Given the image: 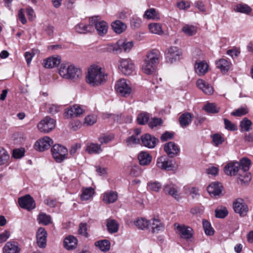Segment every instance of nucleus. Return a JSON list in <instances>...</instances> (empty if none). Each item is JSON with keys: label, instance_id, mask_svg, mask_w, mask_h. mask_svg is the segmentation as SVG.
I'll return each instance as SVG.
<instances>
[{"label": "nucleus", "instance_id": "nucleus-1", "mask_svg": "<svg viewBox=\"0 0 253 253\" xmlns=\"http://www.w3.org/2000/svg\"><path fill=\"white\" fill-rule=\"evenodd\" d=\"M107 76V74L101 67L93 65L88 69L86 81L90 85L97 86L106 82Z\"/></svg>", "mask_w": 253, "mask_h": 253}, {"label": "nucleus", "instance_id": "nucleus-2", "mask_svg": "<svg viewBox=\"0 0 253 253\" xmlns=\"http://www.w3.org/2000/svg\"><path fill=\"white\" fill-rule=\"evenodd\" d=\"M59 74L63 78L75 80L79 78L81 71L72 64L63 63L59 69Z\"/></svg>", "mask_w": 253, "mask_h": 253}, {"label": "nucleus", "instance_id": "nucleus-3", "mask_svg": "<svg viewBox=\"0 0 253 253\" xmlns=\"http://www.w3.org/2000/svg\"><path fill=\"white\" fill-rule=\"evenodd\" d=\"M238 164L240 165L241 169L245 173L244 175H242L241 173L240 172L238 178L241 181L244 183L248 182L251 179L250 173L247 172L251 166V161L248 158H243L240 160Z\"/></svg>", "mask_w": 253, "mask_h": 253}, {"label": "nucleus", "instance_id": "nucleus-4", "mask_svg": "<svg viewBox=\"0 0 253 253\" xmlns=\"http://www.w3.org/2000/svg\"><path fill=\"white\" fill-rule=\"evenodd\" d=\"M51 151L53 158L58 163L62 162L67 158V149L61 145H54Z\"/></svg>", "mask_w": 253, "mask_h": 253}, {"label": "nucleus", "instance_id": "nucleus-5", "mask_svg": "<svg viewBox=\"0 0 253 253\" xmlns=\"http://www.w3.org/2000/svg\"><path fill=\"white\" fill-rule=\"evenodd\" d=\"M55 124L54 119L46 116L38 123L37 127L41 132L48 133L55 128Z\"/></svg>", "mask_w": 253, "mask_h": 253}, {"label": "nucleus", "instance_id": "nucleus-6", "mask_svg": "<svg viewBox=\"0 0 253 253\" xmlns=\"http://www.w3.org/2000/svg\"><path fill=\"white\" fill-rule=\"evenodd\" d=\"M90 23L92 26H94L95 28L98 33L100 36H103L106 35L108 31V24L103 20H101L99 16H94L90 19Z\"/></svg>", "mask_w": 253, "mask_h": 253}, {"label": "nucleus", "instance_id": "nucleus-7", "mask_svg": "<svg viewBox=\"0 0 253 253\" xmlns=\"http://www.w3.org/2000/svg\"><path fill=\"white\" fill-rule=\"evenodd\" d=\"M115 87L117 92L124 97H126L130 95L132 91V88L129 84V82H127L124 79L117 81Z\"/></svg>", "mask_w": 253, "mask_h": 253}, {"label": "nucleus", "instance_id": "nucleus-8", "mask_svg": "<svg viewBox=\"0 0 253 253\" xmlns=\"http://www.w3.org/2000/svg\"><path fill=\"white\" fill-rule=\"evenodd\" d=\"M118 68L122 74L125 75H130L134 71V65L128 59L121 58L119 60Z\"/></svg>", "mask_w": 253, "mask_h": 253}, {"label": "nucleus", "instance_id": "nucleus-9", "mask_svg": "<svg viewBox=\"0 0 253 253\" xmlns=\"http://www.w3.org/2000/svg\"><path fill=\"white\" fill-rule=\"evenodd\" d=\"M233 207L235 212L241 216H246L249 211L248 206L242 198L235 200L233 203Z\"/></svg>", "mask_w": 253, "mask_h": 253}, {"label": "nucleus", "instance_id": "nucleus-10", "mask_svg": "<svg viewBox=\"0 0 253 253\" xmlns=\"http://www.w3.org/2000/svg\"><path fill=\"white\" fill-rule=\"evenodd\" d=\"M18 203L21 208L31 211L36 207L34 199L29 194L18 199Z\"/></svg>", "mask_w": 253, "mask_h": 253}, {"label": "nucleus", "instance_id": "nucleus-11", "mask_svg": "<svg viewBox=\"0 0 253 253\" xmlns=\"http://www.w3.org/2000/svg\"><path fill=\"white\" fill-rule=\"evenodd\" d=\"M165 55L167 62L172 63L179 59L181 52L177 47L171 46L166 51Z\"/></svg>", "mask_w": 253, "mask_h": 253}, {"label": "nucleus", "instance_id": "nucleus-12", "mask_svg": "<svg viewBox=\"0 0 253 253\" xmlns=\"http://www.w3.org/2000/svg\"><path fill=\"white\" fill-rule=\"evenodd\" d=\"M52 143L53 141L50 137L44 136L36 142L34 148L37 151L42 152L48 149Z\"/></svg>", "mask_w": 253, "mask_h": 253}, {"label": "nucleus", "instance_id": "nucleus-13", "mask_svg": "<svg viewBox=\"0 0 253 253\" xmlns=\"http://www.w3.org/2000/svg\"><path fill=\"white\" fill-rule=\"evenodd\" d=\"M158 142L157 138L148 133L142 135L141 137L140 144L149 148H154Z\"/></svg>", "mask_w": 253, "mask_h": 253}, {"label": "nucleus", "instance_id": "nucleus-14", "mask_svg": "<svg viewBox=\"0 0 253 253\" xmlns=\"http://www.w3.org/2000/svg\"><path fill=\"white\" fill-rule=\"evenodd\" d=\"M20 245L16 241H9L2 248L3 253H20Z\"/></svg>", "mask_w": 253, "mask_h": 253}, {"label": "nucleus", "instance_id": "nucleus-15", "mask_svg": "<svg viewBox=\"0 0 253 253\" xmlns=\"http://www.w3.org/2000/svg\"><path fill=\"white\" fill-rule=\"evenodd\" d=\"M148 228L153 233H157L164 230V224L159 218H153L149 220Z\"/></svg>", "mask_w": 253, "mask_h": 253}, {"label": "nucleus", "instance_id": "nucleus-16", "mask_svg": "<svg viewBox=\"0 0 253 253\" xmlns=\"http://www.w3.org/2000/svg\"><path fill=\"white\" fill-rule=\"evenodd\" d=\"M223 187L220 183L212 182L207 187V191L213 197L220 196L222 194Z\"/></svg>", "mask_w": 253, "mask_h": 253}, {"label": "nucleus", "instance_id": "nucleus-17", "mask_svg": "<svg viewBox=\"0 0 253 253\" xmlns=\"http://www.w3.org/2000/svg\"><path fill=\"white\" fill-rule=\"evenodd\" d=\"M47 233L44 228L40 227L37 232V242L41 248H44L46 245Z\"/></svg>", "mask_w": 253, "mask_h": 253}, {"label": "nucleus", "instance_id": "nucleus-18", "mask_svg": "<svg viewBox=\"0 0 253 253\" xmlns=\"http://www.w3.org/2000/svg\"><path fill=\"white\" fill-rule=\"evenodd\" d=\"M164 150L170 158L177 156L180 151L178 146L173 142H169L165 144Z\"/></svg>", "mask_w": 253, "mask_h": 253}, {"label": "nucleus", "instance_id": "nucleus-19", "mask_svg": "<svg viewBox=\"0 0 253 253\" xmlns=\"http://www.w3.org/2000/svg\"><path fill=\"white\" fill-rule=\"evenodd\" d=\"M240 165L238 162H230L224 167V173L229 176L236 175L239 170Z\"/></svg>", "mask_w": 253, "mask_h": 253}, {"label": "nucleus", "instance_id": "nucleus-20", "mask_svg": "<svg viewBox=\"0 0 253 253\" xmlns=\"http://www.w3.org/2000/svg\"><path fill=\"white\" fill-rule=\"evenodd\" d=\"M156 165L158 168L166 170H170L173 168L172 161L164 156L157 159Z\"/></svg>", "mask_w": 253, "mask_h": 253}, {"label": "nucleus", "instance_id": "nucleus-21", "mask_svg": "<svg viewBox=\"0 0 253 253\" xmlns=\"http://www.w3.org/2000/svg\"><path fill=\"white\" fill-rule=\"evenodd\" d=\"M163 191L166 194L170 195L176 200L180 198L177 187L173 184L165 185Z\"/></svg>", "mask_w": 253, "mask_h": 253}, {"label": "nucleus", "instance_id": "nucleus-22", "mask_svg": "<svg viewBox=\"0 0 253 253\" xmlns=\"http://www.w3.org/2000/svg\"><path fill=\"white\" fill-rule=\"evenodd\" d=\"M84 112V110L78 105H74L68 108L65 112V116L67 118L80 116Z\"/></svg>", "mask_w": 253, "mask_h": 253}, {"label": "nucleus", "instance_id": "nucleus-23", "mask_svg": "<svg viewBox=\"0 0 253 253\" xmlns=\"http://www.w3.org/2000/svg\"><path fill=\"white\" fill-rule=\"evenodd\" d=\"M196 85L206 94L211 95L213 92L212 86L202 79H198L196 82Z\"/></svg>", "mask_w": 253, "mask_h": 253}, {"label": "nucleus", "instance_id": "nucleus-24", "mask_svg": "<svg viewBox=\"0 0 253 253\" xmlns=\"http://www.w3.org/2000/svg\"><path fill=\"white\" fill-rule=\"evenodd\" d=\"M160 57V52L154 49L147 53L145 60L156 66L159 63Z\"/></svg>", "mask_w": 253, "mask_h": 253}, {"label": "nucleus", "instance_id": "nucleus-25", "mask_svg": "<svg viewBox=\"0 0 253 253\" xmlns=\"http://www.w3.org/2000/svg\"><path fill=\"white\" fill-rule=\"evenodd\" d=\"M179 234L182 238L186 240L190 239L192 237V229L185 225H179L176 226Z\"/></svg>", "mask_w": 253, "mask_h": 253}, {"label": "nucleus", "instance_id": "nucleus-26", "mask_svg": "<svg viewBox=\"0 0 253 253\" xmlns=\"http://www.w3.org/2000/svg\"><path fill=\"white\" fill-rule=\"evenodd\" d=\"M118 199V193L116 191H108L103 194L102 201L105 204L115 202Z\"/></svg>", "mask_w": 253, "mask_h": 253}, {"label": "nucleus", "instance_id": "nucleus-27", "mask_svg": "<svg viewBox=\"0 0 253 253\" xmlns=\"http://www.w3.org/2000/svg\"><path fill=\"white\" fill-rule=\"evenodd\" d=\"M61 62V58L58 57H50L44 60L43 66L46 68H53L57 67Z\"/></svg>", "mask_w": 253, "mask_h": 253}, {"label": "nucleus", "instance_id": "nucleus-28", "mask_svg": "<svg viewBox=\"0 0 253 253\" xmlns=\"http://www.w3.org/2000/svg\"><path fill=\"white\" fill-rule=\"evenodd\" d=\"M75 30L78 33L85 34L87 33L92 32L94 29L90 22L88 25H85L83 23L78 24L75 27Z\"/></svg>", "mask_w": 253, "mask_h": 253}, {"label": "nucleus", "instance_id": "nucleus-29", "mask_svg": "<svg viewBox=\"0 0 253 253\" xmlns=\"http://www.w3.org/2000/svg\"><path fill=\"white\" fill-rule=\"evenodd\" d=\"M78 240L72 235L66 237L64 241V247L68 250L75 249L77 245Z\"/></svg>", "mask_w": 253, "mask_h": 253}, {"label": "nucleus", "instance_id": "nucleus-30", "mask_svg": "<svg viewBox=\"0 0 253 253\" xmlns=\"http://www.w3.org/2000/svg\"><path fill=\"white\" fill-rule=\"evenodd\" d=\"M195 71L199 76L205 75L208 71L209 65L205 61L196 62L195 65Z\"/></svg>", "mask_w": 253, "mask_h": 253}, {"label": "nucleus", "instance_id": "nucleus-31", "mask_svg": "<svg viewBox=\"0 0 253 253\" xmlns=\"http://www.w3.org/2000/svg\"><path fill=\"white\" fill-rule=\"evenodd\" d=\"M193 115L188 112L182 114L179 118L180 125L182 127H186L191 123Z\"/></svg>", "mask_w": 253, "mask_h": 253}, {"label": "nucleus", "instance_id": "nucleus-32", "mask_svg": "<svg viewBox=\"0 0 253 253\" xmlns=\"http://www.w3.org/2000/svg\"><path fill=\"white\" fill-rule=\"evenodd\" d=\"M113 31L117 33L121 34L126 29V25L120 20H116L111 24Z\"/></svg>", "mask_w": 253, "mask_h": 253}, {"label": "nucleus", "instance_id": "nucleus-33", "mask_svg": "<svg viewBox=\"0 0 253 253\" xmlns=\"http://www.w3.org/2000/svg\"><path fill=\"white\" fill-rule=\"evenodd\" d=\"M138 159L140 165L142 166L148 165L152 160V157L150 154L144 152H141L139 153Z\"/></svg>", "mask_w": 253, "mask_h": 253}, {"label": "nucleus", "instance_id": "nucleus-34", "mask_svg": "<svg viewBox=\"0 0 253 253\" xmlns=\"http://www.w3.org/2000/svg\"><path fill=\"white\" fill-rule=\"evenodd\" d=\"M85 150L89 154H97L102 152L101 145L93 143L88 144L86 145Z\"/></svg>", "mask_w": 253, "mask_h": 253}, {"label": "nucleus", "instance_id": "nucleus-35", "mask_svg": "<svg viewBox=\"0 0 253 253\" xmlns=\"http://www.w3.org/2000/svg\"><path fill=\"white\" fill-rule=\"evenodd\" d=\"M107 230L110 233H115L119 230V223L113 219H108L106 224Z\"/></svg>", "mask_w": 253, "mask_h": 253}, {"label": "nucleus", "instance_id": "nucleus-36", "mask_svg": "<svg viewBox=\"0 0 253 253\" xmlns=\"http://www.w3.org/2000/svg\"><path fill=\"white\" fill-rule=\"evenodd\" d=\"M123 44V40H119L115 43L108 45V49L115 54H119L122 51V45Z\"/></svg>", "mask_w": 253, "mask_h": 253}, {"label": "nucleus", "instance_id": "nucleus-37", "mask_svg": "<svg viewBox=\"0 0 253 253\" xmlns=\"http://www.w3.org/2000/svg\"><path fill=\"white\" fill-rule=\"evenodd\" d=\"M216 66L222 72H227L230 68L231 63L227 59H220L216 63Z\"/></svg>", "mask_w": 253, "mask_h": 253}, {"label": "nucleus", "instance_id": "nucleus-38", "mask_svg": "<svg viewBox=\"0 0 253 253\" xmlns=\"http://www.w3.org/2000/svg\"><path fill=\"white\" fill-rule=\"evenodd\" d=\"M94 194V190L92 187L84 188L82 189L81 199L82 201L88 200L92 197Z\"/></svg>", "mask_w": 253, "mask_h": 253}, {"label": "nucleus", "instance_id": "nucleus-39", "mask_svg": "<svg viewBox=\"0 0 253 253\" xmlns=\"http://www.w3.org/2000/svg\"><path fill=\"white\" fill-rule=\"evenodd\" d=\"M38 222L44 225H47L51 223V218L49 215L44 212H40L37 218Z\"/></svg>", "mask_w": 253, "mask_h": 253}, {"label": "nucleus", "instance_id": "nucleus-40", "mask_svg": "<svg viewBox=\"0 0 253 253\" xmlns=\"http://www.w3.org/2000/svg\"><path fill=\"white\" fill-rule=\"evenodd\" d=\"M156 68V66L154 64H152L149 62L145 59L144 64L142 67V71L147 75L151 74L154 72Z\"/></svg>", "mask_w": 253, "mask_h": 253}, {"label": "nucleus", "instance_id": "nucleus-41", "mask_svg": "<svg viewBox=\"0 0 253 253\" xmlns=\"http://www.w3.org/2000/svg\"><path fill=\"white\" fill-rule=\"evenodd\" d=\"M182 31L187 36H192L197 32V28L193 25H185L182 27Z\"/></svg>", "mask_w": 253, "mask_h": 253}, {"label": "nucleus", "instance_id": "nucleus-42", "mask_svg": "<svg viewBox=\"0 0 253 253\" xmlns=\"http://www.w3.org/2000/svg\"><path fill=\"white\" fill-rule=\"evenodd\" d=\"M95 245L103 252L108 251L110 248V243L107 240L97 241L95 243Z\"/></svg>", "mask_w": 253, "mask_h": 253}, {"label": "nucleus", "instance_id": "nucleus-43", "mask_svg": "<svg viewBox=\"0 0 253 253\" xmlns=\"http://www.w3.org/2000/svg\"><path fill=\"white\" fill-rule=\"evenodd\" d=\"M144 17L148 19L158 20L160 18L158 12L154 8L147 10L144 14Z\"/></svg>", "mask_w": 253, "mask_h": 253}, {"label": "nucleus", "instance_id": "nucleus-44", "mask_svg": "<svg viewBox=\"0 0 253 253\" xmlns=\"http://www.w3.org/2000/svg\"><path fill=\"white\" fill-rule=\"evenodd\" d=\"M9 159L8 152L3 148L0 147V166L6 164Z\"/></svg>", "mask_w": 253, "mask_h": 253}, {"label": "nucleus", "instance_id": "nucleus-45", "mask_svg": "<svg viewBox=\"0 0 253 253\" xmlns=\"http://www.w3.org/2000/svg\"><path fill=\"white\" fill-rule=\"evenodd\" d=\"M149 28L151 33L157 35H162L163 31L161 24L158 23H151L149 25Z\"/></svg>", "mask_w": 253, "mask_h": 253}, {"label": "nucleus", "instance_id": "nucleus-46", "mask_svg": "<svg viewBox=\"0 0 253 253\" xmlns=\"http://www.w3.org/2000/svg\"><path fill=\"white\" fill-rule=\"evenodd\" d=\"M150 115L146 112H142L139 114L137 117V122L138 124L143 125L148 122Z\"/></svg>", "mask_w": 253, "mask_h": 253}, {"label": "nucleus", "instance_id": "nucleus-47", "mask_svg": "<svg viewBox=\"0 0 253 253\" xmlns=\"http://www.w3.org/2000/svg\"><path fill=\"white\" fill-rule=\"evenodd\" d=\"M203 226L205 233L207 235L211 236L213 235L214 231L208 221L204 219L203 220Z\"/></svg>", "mask_w": 253, "mask_h": 253}, {"label": "nucleus", "instance_id": "nucleus-48", "mask_svg": "<svg viewBox=\"0 0 253 253\" xmlns=\"http://www.w3.org/2000/svg\"><path fill=\"white\" fill-rule=\"evenodd\" d=\"M147 187L149 190L158 192L162 187V184L158 181H149L147 183Z\"/></svg>", "mask_w": 253, "mask_h": 253}, {"label": "nucleus", "instance_id": "nucleus-49", "mask_svg": "<svg viewBox=\"0 0 253 253\" xmlns=\"http://www.w3.org/2000/svg\"><path fill=\"white\" fill-rule=\"evenodd\" d=\"M251 10V7L245 4H238L236 6L235 11L238 12L249 14Z\"/></svg>", "mask_w": 253, "mask_h": 253}, {"label": "nucleus", "instance_id": "nucleus-50", "mask_svg": "<svg viewBox=\"0 0 253 253\" xmlns=\"http://www.w3.org/2000/svg\"><path fill=\"white\" fill-rule=\"evenodd\" d=\"M204 109L209 113H217L219 112V108L215 103H208L204 106Z\"/></svg>", "mask_w": 253, "mask_h": 253}, {"label": "nucleus", "instance_id": "nucleus-51", "mask_svg": "<svg viewBox=\"0 0 253 253\" xmlns=\"http://www.w3.org/2000/svg\"><path fill=\"white\" fill-rule=\"evenodd\" d=\"M134 224L138 228L143 229L146 227L148 228L149 221L144 218H139L135 221Z\"/></svg>", "mask_w": 253, "mask_h": 253}, {"label": "nucleus", "instance_id": "nucleus-52", "mask_svg": "<svg viewBox=\"0 0 253 253\" xmlns=\"http://www.w3.org/2000/svg\"><path fill=\"white\" fill-rule=\"evenodd\" d=\"M215 216L217 218H223L228 213V211L226 208L223 207L219 209H217L215 211Z\"/></svg>", "mask_w": 253, "mask_h": 253}, {"label": "nucleus", "instance_id": "nucleus-53", "mask_svg": "<svg viewBox=\"0 0 253 253\" xmlns=\"http://www.w3.org/2000/svg\"><path fill=\"white\" fill-rule=\"evenodd\" d=\"M252 125V122L247 118H244L240 123V126L246 131H248L251 129Z\"/></svg>", "mask_w": 253, "mask_h": 253}, {"label": "nucleus", "instance_id": "nucleus-54", "mask_svg": "<svg viewBox=\"0 0 253 253\" xmlns=\"http://www.w3.org/2000/svg\"><path fill=\"white\" fill-rule=\"evenodd\" d=\"M114 138L113 134H103L98 138V140L101 144H107Z\"/></svg>", "mask_w": 253, "mask_h": 253}, {"label": "nucleus", "instance_id": "nucleus-55", "mask_svg": "<svg viewBox=\"0 0 253 253\" xmlns=\"http://www.w3.org/2000/svg\"><path fill=\"white\" fill-rule=\"evenodd\" d=\"M162 123L163 121L161 119L154 117L151 119L148 125L151 128H153L155 127L161 126Z\"/></svg>", "mask_w": 253, "mask_h": 253}, {"label": "nucleus", "instance_id": "nucleus-56", "mask_svg": "<svg viewBox=\"0 0 253 253\" xmlns=\"http://www.w3.org/2000/svg\"><path fill=\"white\" fill-rule=\"evenodd\" d=\"M97 121V117L95 115H88L84 118V124L86 126H91Z\"/></svg>", "mask_w": 253, "mask_h": 253}, {"label": "nucleus", "instance_id": "nucleus-57", "mask_svg": "<svg viewBox=\"0 0 253 253\" xmlns=\"http://www.w3.org/2000/svg\"><path fill=\"white\" fill-rule=\"evenodd\" d=\"M126 143L127 145L128 146L132 144L140 143V141L138 137H136V135H132L126 139Z\"/></svg>", "mask_w": 253, "mask_h": 253}, {"label": "nucleus", "instance_id": "nucleus-58", "mask_svg": "<svg viewBox=\"0 0 253 253\" xmlns=\"http://www.w3.org/2000/svg\"><path fill=\"white\" fill-rule=\"evenodd\" d=\"M247 109L245 108H240L231 113V115L233 116L240 117L247 114Z\"/></svg>", "mask_w": 253, "mask_h": 253}, {"label": "nucleus", "instance_id": "nucleus-59", "mask_svg": "<svg viewBox=\"0 0 253 253\" xmlns=\"http://www.w3.org/2000/svg\"><path fill=\"white\" fill-rule=\"evenodd\" d=\"M212 141L216 146L222 143L224 138L219 134H214L212 135Z\"/></svg>", "mask_w": 253, "mask_h": 253}, {"label": "nucleus", "instance_id": "nucleus-60", "mask_svg": "<svg viewBox=\"0 0 253 253\" xmlns=\"http://www.w3.org/2000/svg\"><path fill=\"white\" fill-rule=\"evenodd\" d=\"M224 123L225 125V128L226 129L231 131H234L237 129L236 126L227 119H224Z\"/></svg>", "mask_w": 253, "mask_h": 253}, {"label": "nucleus", "instance_id": "nucleus-61", "mask_svg": "<svg viewBox=\"0 0 253 253\" xmlns=\"http://www.w3.org/2000/svg\"><path fill=\"white\" fill-rule=\"evenodd\" d=\"M25 150L23 148L15 149L13 150L12 156L16 159L22 158L24 155Z\"/></svg>", "mask_w": 253, "mask_h": 253}, {"label": "nucleus", "instance_id": "nucleus-62", "mask_svg": "<svg viewBox=\"0 0 253 253\" xmlns=\"http://www.w3.org/2000/svg\"><path fill=\"white\" fill-rule=\"evenodd\" d=\"M61 107L56 104H51L48 107V112L54 115L60 111Z\"/></svg>", "mask_w": 253, "mask_h": 253}, {"label": "nucleus", "instance_id": "nucleus-63", "mask_svg": "<svg viewBox=\"0 0 253 253\" xmlns=\"http://www.w3.org/2000/svg\"><path fill=\"white\" fill-rule=\"evenodd\" d=\"M142 173L141 170L138 166H133L131 168L130 174L133 176H139Z\"/></svg>", "mask_w": 253, "mask_h": 253}, {"label": "nucleus", "instance_id": "nucleus-64", "mask_svg": "<svg viewBox=\"0 0 253 253\" xmlns=\"http://www.w3.org/2000/svg\"><path fill=\"white\" fill-rule=\"evenodd\" d=\"M133 46L132 42H126L123 40V44L122 45V50L124 52H128L130 51Z\"/></svg>", "mask_w": 253, "mask_h": 253}]
</instances>
